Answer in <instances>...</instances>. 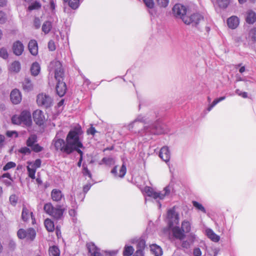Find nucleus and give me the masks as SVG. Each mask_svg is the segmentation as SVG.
I'll return each mask as SVG.
<instances>
[{"label":"nucleus","mask_w":256,"mask_h":256,"mask_svg":"<svg viewBox=\"0 0 256 256\" xmlns=\"http://www.w3.org/2000/svg\"><path fill=\"white\" fill-rule=\"evenodd\" d=\"M157 114L155 112H150L145 115H139L128 126L130 130L137 126L139 124L143 123L146 125L144 126V132L147 134H161V131L158 130L154 124L156 121Z\"/></svg>","instance_id":"1"},{"label":"nucleus","mask_w":256,"mask_h":256,"mask_svg":"<svg viewBox=\"0 0 256 256\" xmlns=\"http://www.w3.org/2000/svg\"><path fill=\"white\" fill-rule=\"evenodd\" d=\"M48 70L50 74L54 76L57 81L56 90L57 94L60 97L64 96L66 90V86L63 82L64 78V70L61 62L58 60L52 61L49 64Z\"/></svg>","instance_id":"2"},{"label":"nucleus","mask_w":256,"mask_h":256,"mask_svg":"<svg viewBox=\"0 0 256 256\" xmlns=\"http://www.w3.org/2000/svg\"><path fill=\"white\" fill-rule=\"evenodd\" d=\"M82 133L81 127L79 125L72 128L68 133L66 143L70 154L74 150L78 152V150H80V148H84L80 138Z\"/></svg>","instance_id":"3"},{"label":"nucleus","mask_w":256,"mask_h":256,"mask_svg":"<svg viewBox=\"0 0 256 256\" xmlns=\"http://www.w3.org/2000/svg\"><path fill=\"white\" fill-rule=\"evenodd\" d=\"M172 187L170 185L165 186L161 191L156 192L153 188L150 186H146L142 190L144 194L155 200L158 204V208H160L162 204L160 200H164L166 197L168 196L172 191Z\"/></svg>","instance_id":"4"},{"label":"nucleus","mask_w":256,"mask_h":256,"mask_svg":"<svg viewBox=\"0 0 256 256\" xmlns=\"http://www.w3.org/2000/svg\"><path fill=\"white\" fill-rule=\"evenodd\" d=\"M191 230V222L188 220H184L182 222L181 228L175 226L172 228V232L175 238L180 240L183 239L185 234L184 233H188Z\"/></svg>","instance_id":"5"},{"label":"nucleus","mask_w":256,"mask_h":256,"mask_svg":"<svg viewBox=\"0 0 256 256\" xmlns=\"http://www.w3.org/2000/svg\"><path fill=\"white\" fill-rule=\"evenodd\" d=\"M172 11L176 16L180 18L186 24H190L194 20L192 17H188L186 15V8L181 4H176L173 7Z\"/></svg>","instance_id":"6"},{"label":"nucleus","mask_w":256,"mask_h":256,"mask_svg":"<svg viewBox=\"0 0 256 256\" xmlns=\"http://www.w3.org/2000/svg\"><path fill=\"white\" fill-rule=\"evenodd\" d=\"M44 209L47 214L57 220L62 218L64 210L62 208L61 206L58 205L54 207L50 202L46 204Z\"/></svg>","instance_id":"7"},{"label":"nucleus","mask_w":256,"mask_h":256,"mask_svg":"<svg viewBox=\"0 0 256 256\" xmlns=\"http://www.w3.org/2000/svg\"><path fill=\"white\" fill-rule=\"evenodd\" d=\"M166 218L168 226L172 230L174 226V225L178 224L180 220L179 214L176 211L174 206L168 210Z\"/></svg>","instance_id":"8"},{"label":"nucleus","mask_w":256,"mask_h":256,"mask_svg":"<svg viewBox=\"0 0 256 256\" xmlns=\"http://www.w3.org/2000/svg\"><path fill=\"white\" fill-rule=\"evenodd\" d=\"M36 102L40 106L48 108L52 105L53 100L48 94L41 93L37 96Z\"/></svg>","instance_id":"9"},{"label":"nucleus","mask_w":256,"mask_h":256,"mask_svg":"<svg viewBox=\"0 0 256 256\" xmlns=\"http://www.w3.org/2000/svg\"><path fill=\"white\" fill-rule=\"evenodd\" d=\"M52 143L56 150L66 154H70L66 143L65 142L64 140L56 137L53 140Z\"/></svg>","instance_id":"10"},{"label":"nucleus","mask_w":256,"mask_h":256,"mask_svg":"<svg viewBox=\"0 0 256 256\" xmlns=\"http://www.w3.org/2000/svg\"><path fill=\"white\" fill-rule=\"evenodd\" d=\"M34 120L38 126L44 124L45 122V116L42 110H36L32 114Z\"/></svg>","instance_id":"11"},{"label":"nucleus","mask_w":256,"mask_h":256,"mask_svg":"<svg viewBox=\"0 0 256 256\" xmlns=\"http://www.w3.org/2000/svg\"><path fill=\"white\" fill-rule=\"evenodd\" d=\"M118 172V166H115L111 170V173L114 176L115 178H122L124 177L126 174V168L124 164H123L119 169Z\"/></svg>","instance_id":"12"},{"label":"nucleus","mask_w":256,"mask_h":256,"mask_svg":"<svg viewBox=\"0 0 256 256\" xmlns=\"http://www.w3.org/2000/svg\"><path fill=\"white\" fill-rule=\"evenodd\" d=\"M22 124L26 126H30L32 124L31 114L30 112L24 110L22 112L20 115Z\"/></svg>","instance_id":"13"},{"label":"nucleus","mask_w":256,"mask_h":256,"mask_svg":"<svg viewBox=\"0 0 256 256\" xmlns=\"http://www.w3.org/2000/svg\"><path fill=\"white\" fill-rule=\"evenodd\" d=\"M90 256H103L100 252V250L93 242H89L86 244Z\"/></svg>","instance_id":"14"},{"label":"nucleus","mask_w":256,"mask_h":256,"mask_svg":"<svg viewBox=\"0 0 256 256\" xmlns=\"http://www.w3.org/2000/svg\"><path fill=\"white\" fill-rule=\"evenodd\" d=\"M51 198L54 202H60L62 198H64V195L62 191L58 189H53L51 192Z\"/></svg>","instance_id":"15"},{"label":"nucleus","mask_w":256,"mask_h":256,"mask_svg":"<svg viewBox=\"0 0 256 256\" xmlns=\"http://www.w3.org/2000/svg\"><path fill=\"white\" fill-rule=\"evenodd\" d=\"M10 100L14 104H18L22 100V96L19 90L14 89L10 93Z\"/></svg>","instance_id":"16"},{"label":"nucleus","mask_w":256,"mask_h":256,"mask_svg":"<svg viewBox=\"0 0 256 256\" xmlns=\"http://www.w3.org/2000/svg\"><path fill=\"white\" fill-rule=\"evenodd\" d=\"M12 50L16 55L20 56L24 52V46L20 41L18 40L14 43Z\"/></svg>","instance_id":"17"},{"label":"nucleus","mask_w":256,"mask_h":256,"mask_svg":"<svg viewBox=\"0 0 256 256\" xmlns=\"http://www.w3.org/2000/svg\"><path fill=\"white\" fill-rule=\"evenodd\" d=\"M159 156L165 162H167L169 161L170 158V154L167 146H164L161 148Z\"/></svg>","instance_id":"18"},{"label":"nucleus","mask_w":256,"mask_h":256,"mask_svg":"<svg viewBox=\"0 0 256 256\" xmlns=\"http://www.w3.org/2000/svg\"><path fill=\"white\" fill-rule=\"evenodd\" d=\"M246 20L249 24H252L256 21V14L252 10H248L246 14Z\"/></svg>","instance_id":"19"},{"label":"nucleus","mask_w":256,"mask_h":256,"mask_svg":"<svg viewBox=\"0 0 256 256\" xmlns=\"http://www.w3.org/2000/svg\"><path fill=\"white\" fill-rule=\"evenodd\" d=\"M30 52L33 56H36L38 53V43L35 40H30L28 44Z\"/></svg>","instance_id":"20"},{"label":"nucleus","mask_w":256,"mask_h":256,"mask_svg":"<svg viewBox=\"0 0 256 256\" xmlns=\"http://www.w3.org/2000/svg\"><path fill=\"white\" fill-rule=\"evenodd\" d=\"M239 22V19L236 16H232L227 20L228 26L232 29L236 28L238 26Z\"/></svg>","instance_id":"21"},{"label":"nucleus","mask_w":256,"mask_h":256,"mask_svg":"<svg viewBox=\"0 0 256 256\" xmlns=\"http://www.w3.org/2000/svg\"><path fill=\"white\" fill-rule=\"evenodd\" d=\"M206 234L210 239L214 242H218L220 240V236L215 234L212 229L206 228Z\"/></svg>","instance_id":"22"},{"label":"nucleus","mask_w":256,"mask_h":256,"mask_svg":"<svg viewBox=\"0 0 256 256\" xmlns=\"http://www.w3.org/2000/svg\"><path fill=\"white\" fill-rule=\"evenodd\" d=\"M130 242L132 244H137V250L138 249H140L143 250L145 248L146 246V242L143 239L141 238H132L130 240Z\"/></svg>","instance_id":"23"},{"label":"nucleus","mask_w":256,"mask_h":256,"mask_svg":"<svg viewBox=\"0 0 256 256\" xmlns=\"http://www.w3.org/2000/svg\"><path fill=\"white\" fill-rule=\"evenodd\" d=\"M150 251L155 256H162V248L156 244H152L150 246Z\"/></svg>","instance_id":"24"},{"label":"nucleus","mask_w":256,"mask_h":256,"mask_svg":"<svg viewBox=\"0 0 256 256\" xmlns=\"http://www.w3.org/2000/svg\"><path fill=\"white\" fill-rule=\"evenodd\" d=\"M22 88L26 92H30L33 89V84L28 78H26L22 82Z\"/></svg>","instance_id":"25"},{"label":"nucleus","mask_w":256,"mask_h":256,"mask_svg":"<svg viewBox=\"0 0 256 256\" xmlns=\"http://www.w3.org/2000/svg\"><path fill=\"white\" fill-rule=\"evenodd\" d=\"M190 17H192V19L194 20L190 24H192V26H196L201 22L204 21L203 17L199 14H194Z\"/></svg>","instance_id":"26"},{"label":"nucleus","mask_w":256,"mask_h":256,"mask_svg":"<svg viewBox=\"0 0 256 256\" xmlns=\"http://www.w3.org/2000/svg\"><path fill=\"white\" fill-rule=\"evenodd\" d=\"M44 226L48 231L52 232L54 230V224L52 220L50 218H46L44 222Z\"/></svg>","instance_id":"27"},{"label":"nucleus","mask_w":256,"mask_h":256,"mask_svg":"<svg viewBox=\"0 0 256 256\" xmlns=\"http://www.w3.org/2000/svg\"><path fill=\"white\" fill-rule=\"evenodd\" d=\"M40 70V64L36 62L33 63L30 68L32 74L34 76H37L39 74Z\"/></svg>","instance_id":"28"},{"label":"nucleus","mask_w":256,"mask_h":256,"mask_svg":"<svg viewBox=\"0 0 256 256\" xmlns=\"http://www.w3.org/2000/svg\"><path fill=\"white\" fill-rule=\"evenodd\" d=\"M28 176L32 180L35 179V174L36 169L30 164H28L26 166Z\"/></svg>","instance_id":"29"},{"label":"nucleus","mask_w":256,"mask_h":256,"mask_svg":"<svg viewBox=\"0 0 256 256\" xmlns=\"http://www.w3.org/2000/svg\"><path fill=\"white\" fill-rule=\"evenodd\" d=\"M48 252L50 256H60V250L56 246H50Z\"/></svg>","instance_id":"30"},{"label":"nucleus","mask_w":256,"mask_h":256,"mask_svg":"<svg viewBox=\"0 0 256 256\" xmlns=\"http://www.w3.org/2000/svg\"><path fill=\"white\" fill-rule=\"evenodd\" d=\"M52 28L51 22L49 21L45 22L42 25V31L45 34H48Z\"/></svg>","instance_id":"31"},{"label":"nucleus","mask_w":256,"mask_h":256,"mask_svg":"<svg viewBox=\"0 0 256 256\" xmlns=\"http://www.w3.org/2000/svg\"><path fill=\"white\" fill-rule=\"evenodd\" d=\"M36 232L33 228H29L26 231V239L32 240L36 236Z\"/></svg>","instance_id":"32"},{"label":"nucleus","mask_w":256,"mask_h":256,"mask_svg":"<svg viewBox=\"0 0 256 256\" xmlns=\"http://www.w3.org/2000/svg\"><path fill=\"white\" fill-rule=\"evenodd\" d=\"M20 69V62L15 61L13 62L10 66V70L11 72H18Z\"/></svg>","instance_id":"33"},{"label":"nucleus","mask_w":256,"mask_h":256,"mask_svg":"<svg viewBox=\"0 0 256 256\" xmlns=\"http://www.w3.org/2000/svg\"><path fill=\"white\" fill-rule=\"evenodd\" d=\"M32 213L30 212L26 208H23L22 218L24 221H26L29 218L30 216H31L32 218Z\"/></svg>","instance_id":"34"},{"label":"nucleus","mask_w":256,"mask_h":256,"mask_svg":"<svg viewBox=\"0 0 256 256\" xmlns=\"http://www.w3.org/2000/svg\"><path fill=\"white\" fill-rule=\"evenodd\" d=\"M64 2H68L69 6L72 9L78 8L80 6V0H64Z\"/></svg>","instance_id":"35"},{"label":"nucleus","mask_w":256,"mask_h":256,"mask_svg":"<svg viewBox=\"0 0 256 256\" xmlns=\"http://www.w3.org/2000/svg\"><path fill=\"white\" fill-rule=\"evenodd\" d=\"M134 252V248L132 246L126 245L124 248L123 255L124 256H130Z\"/></svg>","instance_id":"36"},{"label":"nucleus","mask_w":256,"mask_h":256,"mask_svg":"<svg viewBox=\"0 0 256 256\" xmlns=\"http://www.w3.org/2000/svg\"><path fill=\"white\" fill-rule=\"evenodd\" d=\"M155 2L158 6L165 8L168 6L170 0H155Z\"/></svg>","instance_id":"37"},{"label":"nucleus","mask_w":256,"mask_h":256,"mask_svg":"<svg viewBox=\"0 0 256 256\" xmlns=\"http://www.w3.org/2000/svg\"><path fill=\"white\" fill-rule=\"evenodd\" d=\"M36 142V136L33 134L31 135L26 141V145L28 146L32 147Z\"/></svg>","instance_id":"38"},{"label":"nucleus","mask_w":256,"mask_h":256,"mask_svg":"<svg viewBox=\"0 0 256 256\" xmlns=\"http://www.w3.org/2000/svg\"><path fill=\"white\" fill-rule=\"evenodd\" d=\"M114 163V160L112 158H104L99 162V164L101 165L104 164L107 165H112Z\"/></svg>","instance_id":"39"},{"label":"nucleus","mask_w":256,"mask_h":256,"mask_svg":"<svg viewBox=\"0 0 256 256\" xmlns=\"http://www.w3.org/2000/svg\"><path fill=\"white\" fill-rule=\"evenodd\" d=\"M192 204H193L194 206L197 210L202 212L204 213H206V210L205 208L201 204H200L196 201H193Z\"/></svg>","instance_id":"40"},{"label":"nucleus","mask_w":256,"mask_h":256,"mask_svg":"<svg viewBox=\"0 0 256 256\" xmlns=\"http://www.w3.org/2000/svg\"><path fill=\"white\" fill-rule=\"evenodd\" d=\"M41 160L40 159H36L34 162H27L28 164H30L36 169L39 168L41 166Z\"/></svg>","instance_id":"41"},{"label":"nucleus","mask_w":256,"mask_h":256,"mask_svg":"<svg viewBox=\"0 0 256 256\" xmlns=\"http://www.w3.org/2000/svg\"><path fill=\"white\" fill-rule=\"evenodd\" d=\"M218 4L220 8H226L230 3V0H218Z\"/></svg>","instance_id":"42"},{"label":"nucleus","mask_w":256,"mask_h":256,"mask_svg":"<svg viewBox=\"0 0 256 256\" xmlns=\"http://www.w3.org/2000/svg\"><path fill=\"white\" fill-rule=\"evenodd\" d=\"M145 6L150 9H152L154 6V0H142Z\"/></svg>","instance_id":"43"},{"label":"nucleus","mask_w":256,"mask_h":256,"mask_svg":"<svg viewBox=\"0 0 256 256\" xmlns=\"http://www.w3.org/2000/svg\"><path fill=\"white\" fill-rule=\"evenodd\" d=\"M0 56L4 59H6L8 56V50L5 48H2L0 50Z\"/></svg>","instance_id":"44"},{"label":"nucleus","mask_w":256,"mask_h":256,"mask_svg":"<svg viewBox=\"0 0 256 256\" xmlns=\"http://www.w3.org/2000/svg\"><path fill=\"white\" fill-rule=\"evenodd\" d=\"M40 2H36L32 4L29 6H28V10H38L39 8H40Z\"/></svg>","instance_id":"45"},{"label":"nucleus","mask_w":256,"mask_h":256,"mask_svg":"<svg viewBox=\"0 0 256 256\" xmlns=\"http://www.w3.org/2000/svg\"><path fill=\"white\" fill-rule=\"evenodd\" d=\"M26 230H24L23 229H20L18 232V236L20 239L26 238Z\"/></svg>","instance_id":"46"},{"label":"nucleus","mask_w":256,"mask_h":256,"mask_svg":"<svg viewBox=\"0 0 256 256\" xmlns=\"http://www.w3.org/2000/svg\"><path fill=\"white\" fill-rule=\"evenodd\" d=\"M12 121L13 124H21L22 121L20 120V116H14L12 117Z\"/></svg>","instance_id":"47"},{"label":"nucleus","mask_w":256,"mask_h":256,"mask_svg":"<svg viewBox=\"0 0 256 256\" xmlns=\"http://www.w3.org/2000/svg\"><path fill=\"white\" fill-rule=\"evenodd\" d=\"M16 164L12 162H8L4 167V170H7L11 168H13L16 167Z\"/></svg>","instance_id":"48"},{"label":"nucleus","mask_w":256,"mask_h":256,"mask_svg":"<svg viewBox=\"0 0 256 256\" xmlns=\"http://www.w3.org/2000/svg\"><path fill=\"white\" fill-rule=\"evenodd\" d=\"M250 36L254 40H256V28L250 30L249 32Z\"/></svg>","instance_id":"49"},{"label":"nucleus","mask_w":256,"mask_h":256,"mask_svg":"<svg viewBox=\"0 0 256 256\" xmlns=\"http://www.w3.org/2000/svg\"><path fill=\"white\" fill-rule=\"evenodd\" d=\"M30 148L33 151L36 152H40L42 150V148L36 144H34Z\"/></svg>","instance_id":"50"},{"label":"nucleus","mask_w":256,"mask_h":256,"mask_svg":"<svg viewBox=\"0 0 256 256\" xmlns=\"http://www.w3.org/2000/svg\"><path fill=\"white\" fill-rule=\"evenodd\" d=\"M19 152L24 154H29L30 153V150L27 147H23L19 150Z\"/></svg>","instance_id":"51"},{"label":"nucleus","mask_w":256,"mask_h":256,"mask_svg":"<svg viewBox=\"0 0 256 256\" xmlns=\"http://www.w3.org/2000/svg\"><path fill=\"white\" fill-rule=\"evenodd\" d=\"M236 93L239 96L242 97L243 98H246L248 97V94L246 92H242L240 90H236Z\"/></svg>","instance_id":"52"},{"label":"nucleus","mask_w":256,"mask_h":256,"mask_svg":"<svg viewBox=\"0 0 256 256\" xmlns=\"http://www.w3.org/2000/svg\"><path fill=\"white\" fill-rule=\"evenodd\" d=\"M6 136L8 137L14 136L15 138H16L18 136V134L16 131H8L6 132Z\"/></svg>","instance_id":"53"},{"label":"nucleus","mask_w":256,"mask_h":256,"mask_svg":"<svg viewBox=\"0 0 256 256\" xmlns=\"http://www.w3.org/2000/svg\"><path fill=\"white\" fill-rule=\"evenodd\" d=\"M202 251L200 248H196L194 249L193 254L194 256H201Z\"/></svg>","instance_id":"54"},{"label":"nucleus","mask_w":256,"mask_h":256,"mask_svg":"<svg viewBox=\"0 0 256 256\" xmlns=\"http://www.w3.org/2000/svg\"><path fill=\"white\" fill-rule=\"evenodd\" d=\"M83 166H84V168H83L84 174V176H88L89 178H91V176H92L91 174H90V172L89 171V170H88V168H87V167L84 166V164H83Z\"/></svg>","instance_id":"55"},{"label":"nucleus","mask_w":256,"mask_h":256,"mask_svg":"<svg viewBox=\"0 0 256 256\" xmlns=\"http://www.w3.org/2000/svg\"><path fill=\"white\" fill-rule=\"evenodd\" d=\"M78 152L80 155V160H78V167H80L81 164H82V158H83V152H82L81 150H78Z\"/></svg>","instance_id":"56"},{"label":"nucleus","mask_w":256,"mask_h":256,"mask_svg":"<svg viewBox=\"0 0 256 256\" xmlns=\"http://www.w3.org/2000/svg\"><path fill=\"white\" fill-rule=\"evenodd\" d=\"M48 48L51 51H53L56 49L54 42L52 40H50L48 44Z\"/></svg>","instance_id":"57"},{"label":"nucleus","mask_w":256,"mask_h":256,"mask_svg":"<svg viewBox=\"0 0 256 256\" xmlns=\"http://www.w3.org/2000/svg\"><path fill=\"white\" fill-rule=\"evenodd\" d=\"M10 201L12 205H15L17 202V198L15 195H12L10 197Z\"/></svg>","instance_id":"58"},{"label":"nucleus","mask_w":256,"mask_h":256,"mask_svg":"<svg viewBox=\"0 0 256 256\" xmlns=\"http://www.w3.org/2000/svg\"><path fill=\"white\" fill-rule=\"evenodd\" d=\"M6 20V14L2 12H0V23L4 24Z\"/></svg>","instance_id":"59"},{"label":"nucleus","mask_w":256,"mask_h":256,"mask_svg":"<svg viewBox=\"0 0 256 256\" xmlns=\"http://www.w3.org/2000/svg\"><path fill=\"white\" fill-rule=\"evenodd\" d=\"M134 256H144L143 250L140 249H138Z\"/></svg>","instance_id":"60"},{"label":"nucleus","mask_w":256,"mask_h":256,"mask_svg":"<svg viewBox=\"0 0 256 256\" xmlns=\"http://www.w3.org/2000/svg\"><path fill=\"white\" fill-rule=\"evenodd\" d=\"M225 99H226V96H224L220 97V98H218L215 99L214 100V104H217L218 102H220L221 101H222V100H224Z\"/></svg>","instance_id":"61"},{"label":"nucleus","mask_w":256,"mask_h":256,"mask_svg":"<svg viewBox=\"0 0 256 256\" xmlns=\"http://www.w3.org/2000/svg\"><path fill=\"white\" fill-rule=\"evenodd\" d=\"M96 132L95 128L93 127H91L88 130V133L92 135H94Z\"/></svg>","instance_id":"62"},{"label":"nucleus","mask_w":256,"mask_h":256,"mask_svg":"<svg viewBox=\"0 0 256 256\" xmlns=\"http://www.w3.org/2000/svg\"><path fill=\"white\" fill-rule=\"evenodd\" d=\"M34 26L36 28H38L40 27V20L38 18H36L34 20Z\"/></svg>","instance_id":"63"},{"label":"nucleus","mask_w":256,"mask_h":256,"mask_svg":"<svg viewBox=\"0 0 256 256\" xmlns=\"http://www.w3.org/2000/svg\"><path fill=\"white\" fill-rule=\"evenodd\" d=\"M69 214L71 216L74 217L76 215V211L74 209L69 210Z\"/></svg>","instance_id":"64"}]
</instances>
